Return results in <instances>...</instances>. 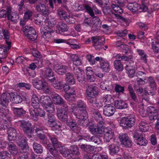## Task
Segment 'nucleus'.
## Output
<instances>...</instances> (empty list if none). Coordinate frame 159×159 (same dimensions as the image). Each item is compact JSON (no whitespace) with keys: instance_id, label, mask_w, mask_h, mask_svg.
I'll return each mask as SVG.
<instances>
[{"instance_id":"f257e3e1","label":"nucleus","mask_w":159,"mask_h":159,"mask_svg":"<svg viewBox=\"0 0 159 159\" xmlns=\"http://www.w3.org/2000/svg\"><path fill=\"white\" fill-rule=\"evenodd\" d=\"M24 34L28 39L34 41L37 37L35 30L32 27L26 26L22 29Z\"/></svg>"},{"instance_id":"f03ea898","label":"nucleus","mask_w":159,"mask_h":159,"mask_svg":"<svg viewBox=\"0 0 159 159\" xmlns=\"http://www.w3.org/2000/svg\"><path fill=\"white\" fill-rule=\"evenodd\" d=\"M135 119L134 116L129 115L127 117L122 118L120 120L121 126L126 128H131L134 125Z\"/></svg>"},{"instance_id":"7ed1b4c3","label":"nucleus","mask_w":159,"mask_h":159,"mask_svg":"<svg viewBox=\"0 0 159 159\" xmlns=\"http://www.w3.org/2000/svg\"><path fill=\"white\" fill-rule=\"evenodd\" d=\"M86 97H97L99 94L98 88L93 85H86Z\"/></svg>"},{"instance_id":"20e7f679","label":"nucleus","mask_w":159,"mask_h":159,"mask_svg":"<svg viewBox=\"0 0 159 159\" xmlns=\"http://www.w3.org/2000/svg\"><path fill=\"white\" fill-rule=\"evenodd\" d=\"M73 114L77 118L81 120H84L88 118V113L86 109H82V110L77 109L74 111H72Z\"/></svg>"},{"instance_id":"39448f33","label":"nucleus","mask_w":159,"mask_h":159,"mask_svg":"<svg viewBox=\"0 0 159 159\" xmlns=\"http://www.w3.org/2000/svg\"><path fill=\"white\" fill-rule=\"evenodd\" d=\"M36 10L45 16H48L49 13V8L44 4L39 3L35 6Z\"/></svg>"},{"instance_id":"423d86ee","label":"nucleus","mask_w":159,"mask_h":159,"mask_svg":"<svg viewBox=\"0 0 159 159\" xmlns=\"http://www.w3.org/2000/svg\"><path fill=\"white\" fill-rule=\"evenodd\" d=\"M93 44L96 50H99L103 48L104 41H102L99 37H92L91 38Z\"/></svg>"},{"instance_id":"0eeeda50","label":"nucleus","mask_w":159,"mask_h":159,"mask_svg":"<svg viewBox=\"0 0 159 159\" xmlns=\"http://www.w3.org/2000/svg\"><path fill=\"white\" fill-rule=\"evenodd\" d=\"M103 133H104V141L106 142H109L114 135V131L111 128L103 129Z\"/></svg>"},{"instance_id":"6e6552de","label":"nucleus","mask_w":159,"mask_h":159,"mask_svg":"<svg viewBox=\"0 0 159 159\" xmlns=\"http://www.w3.org/2000/svg\"><path fill=\"white\" fill-rule=\"evenodd\" d=\"M47 123L48 125H53L52 126V129L54 130L55 127L56 129H58L61 127V125H59L56 123V120L55 116L52 114H47Z\"/></svg>"},{"instance_id":"1a4fd4ad","label":"nucleus","mask_w":159,"mask_h":159,"mask_svg":"<svg viewBox=\"0 0 159 159\" xmlns=\"http://www.w3.org/2000/svg\"><path fill=\"white\" fill-rule=\"evenodd\" d=\"M74 72L78 81L80 83H82L84 81L85 78L84 71L78 67L74 68Z\"/></svg>"},{"instance_id":"9d476101","label":"nucleus","mask_w":159,"mask_h":159,"mask_svg":"<svg viewBox=\"0 0 159 159\" xmlns=\"http://www.w3.org/2000/svg\"><path fill=\"white\" fill-rule=\"evenodd\" d=\"M119 138L121 142L125 146L127 147H130L132 145L131 141L128 136L127 135L125 134H120Z\"/></svg>"},{"instance_id":"9b49d317","label":"nucleus","mask_w":159,"mask_h":159,"mask_svg":"<svg viewBox=\"0 0 159 159\" xmlns=\"http://www.w3.org/2000/svg\"><path fill=\"white\" fill-rule=\"evenodd\" d=\"M44 77L48 79L51 82H54L56 81L54 73L50 68H46L44 72Z\"/></svg>"},{"instance_id":"f8f14e48","label":"nucleus","mask_w":159,"mask_h":159,"mask_svg":"<svg viewBox=\"0 0 159 159\" xmlns=\"http://www.w3.org/2000/svg\"><path fill=\"white\" fill-rule=\"evenodd\" d=\"M115 111V107L111 104L106 105L103 107V113L106 116H112Z\"/></svg>"},{"instance_id":"ddd939ff","label":"nucleus","mask_w":159,"mask_h":159,"mask_svg":"<svg viewBox=\"0 0 159 159\" xmlns=\"http://www.w3.org/2000/svg\"><path fill=\"white\" fill-rule=\"evenodd\" d=\"M149 119L151 120H154L158 119V113L157 110L153 107H150L149 108V113H148Z\"/></svg>"},{"instance_id":"4468645a","label":"nucleus","mask_w":159,"mask_h":159,"mask_svg":"<svg viewBox=\"0 0 159 159\" xmlns=\"http://www.w3.org/2000/svg\"><path fill=\"white\" fill-rule=\"evenodd\" d=\"M92 22L93 25L92 27V29L94 31H96L101 26L100 20L98 17L95 16L93 17Z\"/></svg>"},{"instance_id":"2eb2a0df","label":"nucleus","mask_w":159,"mask_h":159,"mask_svg":"<svg viewBox=\"0 0 159 159\" xmlns=\"http://www.w3.org/2000/svg\"><path fill=\"white\" fill-rule=\"evenodd\" d=\"M69 56L73 61L74 64L75 66H80L82 64V61L80 56L76 54H69Z\"/></svg>"},{"instance_id":"dca6fc26","label":"nucleus","mask_w":159,"mask_h":159,"mask_svg":"<svg viewBox=\"0 0 159 159\" xmlns=\"http://www.w3.org/2000/svg\"><path fill=\"white\" fill-rule=\"evenodd\" d=\"M89 129L91 133L94 135L103 134V128H98L95 125H93L90 126Z\"/></svg>"},{"instance_id":"f3484780","label":"nucleus","mask_w":159,"mask_h":159,"mask_svg":"<svg viewBox=\"0 0 159 159\" xmlns=\"http://www.w3.org/2000/svg\"><path fill=\"white\" fill-rule=\"evenodd\" d=\"M59 152L64 157L68 159H70L72 157L71 155L70 149L63 146L60 147Z\"/></svg>"},{"instance_id":"a211bd4d","label":"nucleus","mask_w":159,"mask_h":159,"mask_svg":"<svg viewBox=\"0 0 159 159\" xmlns=\"http://www.w3.org/2000/svg\"><path fill=\"white\" fill-rule=\"evenodd\" d=\"M101 88L104 90L109 91L113 89L112 83L110 81H105L101 83Z\"/></svg>"},{"instance_id":"6ab92c4d","label":"nucleus","mask_w":159,"mask_h":159,"mask_svg":"<svg viewBox=\"0 0 159 159\" xmlns=\"http://www.w3.org/2000/svg\"><path fill=\"white\" fill-rule=\"evenodd\" d=\"M7 18L8 19H10L12 22H16L18 20L19 17L16 13L12 12L11 13V9L8 10V14Z\"/></svg>"},{"instance_id":"aec40b11","label":"nucleus","mask_w":159,"mask_h":159,"mask_svg":"<svg viewBox=\"0 0 159 159\" xmlns=\"http://www.w3.org/2000/svg\"><path fill=\"white\" fill-rule=\"evenodd\" d=\"M10 93H3L1 97V104L4 107H6L8 104L9 102V98L10 96Z\"/></svg>"},{"instance_id":"412c9836","label":"nucleus","mask_w":159,"mask_h":159,"mask_svg":"<svg viewBox=\"0 0 159 159\" xmlns=\"http://www.w3.org/2000/svg\"><path fill=\"white\" fill-rule=\"evenodd\" d=\"M38 108H31L30 110V116L35 121H37L38 120L39 110Z\"/></svg>"},{"instance_id":"4be33fe9","label":"nucleus","mask_w":159,"mask_h":159,"mask_svg":"<svg viewBox=\"0 0 159 159\" xmlns=\"http://www.w3.org/2000/svg\"><path fill=\"white\" fill-rule=\"evenodd\" d=\"M7 134L8 135V139L9 141H11L16 136V130L13 127H10L7 130Z\"/></svg>"},{"instance_id":"5701e85b","label":"nucleus","mask_w":159,"mask_h":159,"mask_svg":"<svg viewBox=\"0 0 159 159\" xmlns=\"http://www.w3.org/2000/svg\"><path fill=\"white\" fill-rule=\"evenodd\" d=\"M41 32L42 37L44 39H48L51 36L52 31L47 29L46 28L43 27L41 29Z\"/></svg>"},{"instance_id":"b1692460","label":"nucleus","mask_w":159,"mask_h":159,"mask_svg":"<svg viewBox=\"0 0 159 159\" xmlns=\"http://www.w3.org/2000/svg\"><path fill=\"white\" fill-rule=\"evenodd\" d=\"M55 147L53 146L50 147V146H48V148L50 153L54 157L58 159H62L61 157L60 156L58 151L55 148Z\"/></svg>"},{"instance_id":"393cba45","label":"nucleus","mask_w":159,"mask_h":159,"mask_svg":"<svg viewBox=\"0 0 159 159\" xmlns=\"http://www.w3.org/2000/svg\"><path fill=\"white\" fill-rule=\"evenodd\" d=\"M115 106L116 108L123 109L127 107V104L125 102L120 100H116L114 102Z\"/></svg>"},{"instance_id":"a878e982","label":"nucleus","mask_w":159,"mask_h":159,"mask_svg":"<svg viewBox=\"0 0 159 159\" xmlns=\"http://www.w3.org/2000/svg\"><path fill=\"white\" fill-rule=\"evenodd\" d=\"M57 116L59 119L62 121H66L68 119L67 113L62 111L61 110H57Z\"/></svg>"},{"instance_id":"bb28decb","label":"nucleus","mask_w":159,"mask_h":159,"mask_svg":"<svg viewBox=\"0 0 159 159\" xmlns=\"http://www.w3.org/2000/svg\"><path fill=\"white\" fill-rule=\"evenodd\" d=\"M57 72L59 75H62L66 72L68 67L67 66L63 65L56 66L55 67Z\"/></svg>"},{"instance_id":"cd10ccee","label":"nucleus","mask_w":159,"mask_h":159,"mask_svg":"<svg viewBox=\"0 0 159 159\" xmlns=\"http://www.w3.org/2000/svg\"><path fill=\"white\" fill-rule=\"evenodd\" d=\"M125 69L127 71V73L129 77L132 78L134 77L135 73L134 67L129 64L126 66Z\"/></svg>"},{"instance_id":"c85d7f7f","label":"nucleus","mask_w":159,"mask_h":159,"mask_svg":"<svg viewBox=\"0 0 159 159\" xmlns=\"http://www.w3.org/2000/svg\"><path fill=\"white\" fill-rule=\"evenodd\" d=\"M100 68L103 71L107 72L110 70V65L107 61H104L101 59L100 62Z\"/></svg>"},{"instance_id":"c756f323","label":"nucleus","mask_w":159,"mask_h":159,"mask_svg":"<svg viewBox=\"0 0 159 159\" xmlns=\"http://www.w3.org/2000/svg\"><path fill=\"white\" fill-rule=\"evenodd\" d=\"M110 153L112 154L117 153L119 151V148L116 144L112 143L108 146Z\"/></svg>"},{"instance_id":"7c9ffc66","label":"nucleus","mask_w":159,"mask_h":159,"mask_svg":"<svg viewBox=\"0 0 159 159\" xmlns=\"http://www.w3.org/2000/svg\"><path fill=\"white\" fill-rule=\"evenodd\" d=\"M32 105L34 108H38L39 106V100L38 97L35 94H33L31 99Z\"/></svg>"},{"instance_id":"2f4dec72","label":"nucleus","mask_w":159,"mask_h":159,"mask_svg":"<svg viewBox=\"0 0 159 159\" xmlns=\"http://www.w3.org/2000/svg\"><path fill=\"white\" fill-rule=\"evenodd\" d=\"M32 83L34 86L38 90L44 89V84L41 80H33Z\"/></svg>"},{"instance_id":"473e14b6","label":"nucleus","mask_w":159,"mask_h":159,"mask_svg":"<svg viewBox=\"0 0 159 159\" xmlns=\"http://www.w3.org/2000/svg\"><path fill=\"white\" fill-rule=\"evenodd\" d=\"M40 100L42 104L45 106H48L52 102L51 98L47 96H42L40 98Z\"/></svg>"},{"instance_id":"72a5a7b5","label":"nucleus","mask_w":159,"mask_h":159,"mask_svg":"<svg viewBox=\"0 0 159 159\" xmlns=\"http://www.w3.org/2000/svg\"><path fill=\"white\" fill-rule=\"evenodd\" d=\"M3 34L4 38L6 39V42L7 45V48L10 49L11 47V42L9 40L10 36L9 35L8 31L6 30H4L3 31Z\"/></svg>"},{"instance_id":"f704fd0d","label":"nucleus","mask_w":159,"mask_h":159,"mask_svg":"<svg viewBox=\"0 0 159 159\" xmlns=\"http://www.w3.org/2000/svg\"><path fill=\"white\" fill-rule=\"evenodd\" d=\"M48 136L53 146L60 148V143L58 142L57 138L53 135H48Z\"/></svg>"},{"instance_id":"c9c22d12","label":"nucleus","mask_w":159,"mask_h":159,"mask_svg":"<svg viewBox=\"0 0 159 159\" xmlns=\"http://www.w3.org/2000/svg\"><path fill=\"white\" fill-rule=\"evenodd\" d=\"M127 7L132 12H134L138 10L140 6L136 3H130L127 5Z\"/></svg>"},{"instance_id":"e433bc0d","label":"nucleus","mask_w":159,"mask_h":159,"mask_svg":"<svg viewBox=\"0 0 159 159\" xmlns=\"http://www.w3.org/2000/svg\"><path fill=\"white\" fill-rule=\"evenodd\" d=\"M66 80L67 83L69 84H73L75 83V80L73 75L68 72L66 74Z\"/></svg>"},{"instance_id":"4c0bfd02","label":"nucleus","mask_w":159,"mask_h":159,"mask_svg":"<svg viewBox=\"0 0 159 159\" xmlns=\"http://www.w3.org/2000/svg\"><path fill=\"white\" fill-rule=\"evenodd\" d=\"M70 150L71 155H74L78 156L80 154L79 149L76 145H72L71 146Z\"/></svg>"},{"instance_id":"58836bf2","label":"nucleus","mask_w":159,"mask_h":159,"mask_svg":"<svg viewBox=\"0 0 159 159\" xmlns=\"http://www.w3.org/2000/svg\"><path fill=\"white\" fill-rule=\"evenodd\" d=\"M115 68L118 71H122L123 70V67L120 60H116L114 62Z\"/></svg>"},{"instance_id":"ea45409f","label":"nucleus","mask_w":159,"mask_h":159,"mask_svg":"<svg viewBox=\"0 0 159 159\" xmlns=\"http://www.w3.org/2000/svg\"><path fill=\"white\" fill-rule=\"evenodd\" d=\"M33 148L34 151L37 153H41L43 152V148L42 146L37 143H33Z\"/></svg>"},{"instance_id":"a19ab883","label":"nucleus","mask_w":159,"mask_h":159,"mask_svg":"<svg viewBox=\"0 0 159 159\" xmlns=\"http://www.w3.org/2000/svg\"><path fill=\"white\" fill-rule=\"evenodd\" d=\"M57 14L62 20H64L66 22L69 21V18L66 16V13L63 10H59L57 11Z\"/></svg>"},{"instance_id":"79ce46f5","label":"nucleus","mask_w":159,"mask_h":159,"mask_svg":"<svg viewBox=\"0 0 159 159\" xmlns=\"http://www.w3.org/2000/svg\"><path fill=\"white\" fill-rule=\"evenodd\" d=\"M58 30L62 32L66 31L68 30L67 25L61 22H59L57 25Z\"/></svg>"},{"instance_id":"37998d69","label":"nucleus","mask_w":159,"mask_h":159,"mask_svg":"<svg viewBox=\"0 0 159 159\" xmlns=\"http://www.w3.org/2000/svg\"><path fill=\"white\" fill-rule=\"evenodd\" d=\"M52 98L53 101L57 104L61 105L64 103L63 99L58 94L53 95Z\"/></svg>"},{"instance_id":"c03bdc74","label":"nucleus","mask_w":159,"mask_h":159,"mask_svg":"<svg viewBox=\"0 0 159 159\" xmlns=\"http://www.w3.org/2000/svg\"><path fill=\"white\" fill-rule=\"evenodd\" d=\"M7 47L5 45V46H3L2 47H0V56L1 58H5L7 57Z\"/></svg>"},{"instance_id":"a18cd8bd","label":"nucleus","mask_w":159,"mask_h":159,"mask_svg":"<svg viewBox=\"0 0 159 159\" xmlns=\"http://www.w3.org/2000/svg\"><path fill=\"white\" fill-rule=\"evenodd\" d=\"M12 109L15 114L17 116H21L25 113V111L22 108H19L13 107Z\"/></svg>"},{"instance_id":"49530a36","label":"nucleus","mask_w":159,"mask_h":159,"mask_svg":"<svg viewBox=\"0 0 159 159\" xmlns=\"http://www.w3.org/2000/svg\"><path fill=\"white\" fill-rule=\"evenodd\" d=\"M10 97L11 98H13L12 101L16 103H20L22 102V98L19 95L11 93V94Z\"/></svg>"},{"instance_id":"de8ad7c7","label":"nucleus","mask_w":159,"mask_h":159,"mask_svg":"<svg viewBox=\"0 0 159 159\" xmlns=\"http://www.w3.org/2000/svg\"><path fill=\"white\" fill-rule=\"evenodd\" d=\"M9 151L11 153L16 154L18 152V150L16 148V145L12 143H10L8 144Z\"/></svg>"},{"instance_id":"09e8293b","label":"nucleus","mask_w":159,"mask_h":159,"mask_svg":"<svg viewBox=\"0 0 159 159\" xmlns=\"http://www.w3.org/2000/svg\"><path fill=\"white\" fill-rule=\"evenodd\" d=\"M17 143L19 146L22 149H23L25 148H27V143L26 139L24 138H22L21 139H19L18 140Z\"/></svg>"},{"instance_id":"8fccbe9b","label":"nucleus","mask_w":159,"mask_h":159,"mask_svg":"<svg viewBox=\"0 0 159 159\" xmlns=\"http://www.w3.org/2000/svg\"><path fill=\"white\" fill-rule=\"evenodd\" d=\"M139 127L141 132H146L148 129L149 126L145 122L142 121L139 124Z\"/></svg>"},{"instance_id":"3c124183","label":"nucleus","mask_w":159,"mask_h":159,"mask_svg":"<svg viewBox=\"0 0 159 159\" xmlns=\"http://www.w3.org/2000/svg\"><path fill=\"white\" fill-rule=\"evenodd\" d=\"M67 125L72 130H77L78 129V126L76 123L73 120H70L69 121L67 122Z\"/></svg>"},{"instance_id":"603ef678","label":"nucleus","mask_w":159,"mask_h":159,"mask_svg":"<svg viewBox=\"0 0 159 159\" xmlns=\"http://www.w3.org/2000/svg\"><path fill=\"white\" fill-rule=\"evenodd\" d=\"M86 107V105L83 102L81 101H80L77 102V107H73L72 111H74L75 110H76V108L80 110H82V109H85Z\"/></svg>"},{"instance_id":"864d4df0","label":"nucleus","mask_w":159,"mask_h":159,"mask_svg":"<svg viewBox=\"0 0 159 159\" xmlns=\"http://www.w3.org/2000/svg\"><path fill=\"white\" fill-rule=\"evenodd\" d=\"M111 6L112 9L116 13L121 14L123 12V9L116 4H112Z\"/></svg>"},{"instance_id":"5fc2aeb1","label":"nucleus","mask_w":159,"mask_h":159,"mask_svg":"<svg viewBox=\"0 0 159 159\" xmlns=\"http://www.w3.org/2000/svg\"><path fill=\"white\" fill-rule=\"evenodd\" d=\"M148 82L149 84V86L152 90H154L156 89V84L154 80L151 77H150L148 79Z\"/></svg>"},{"instance_id":"6e6d98bb","label":"nucleus","mask_w":159,"mask_h":159,"mask_svg":"<svg viewBox=\"0 0 159 159\" xmlns=\"http://www.w3.org/2000/svg\"><path fill=\"white\" fill-rule=\"evenodd\" d=\"M80 148L82 150L86 152L90 151L93 149L92 146L85 144L81 145Z\"/></svg>"},{"instance_id":"4d7b16f0","label":"nucleus","mask_w":159,"mask_h":159,"mask_svg":"<svg viewBox=\"0 0 159 159\" xmlns=\"http://www.w3.org/2000/svg\"><path fill=\"white\" fill-rule=\"evenodd\" d=\"M137 144L140 146H145L148 143L147 141L145 139L143 135L137 140Z\"/></svg>"},{"instance_id":"13d9d810","label":"nucleus","mask_w":159,"mask_h":159,"mask_svg":"<svg viewBox=\"0 0 159 159\" xmlns=\"http://www.w3.org/2000/svg\"><path fill=\"white\" fill-rule=\"evenodd\" d=\"M137 51L139 55L141 57V59L145 63H146L147 62L146 55L144 53V51L140 49H137Z\"/></svg>"},{"instance_id":"bf43d9fd","label":"nucleus","mask_w":159,"mask_h":159,"mask_svg":"<svg viewBox=\"0 0 159 159\" xmlns=\"http://www.w3.org/2000/svg\"><path fill=\"white\" fill-rule=\"evenodd\" d=\"M46 111L49 113H52L54 112L55 110V106L52 102L48 106L45 107Z\"/></svg>"},{"instance_id":"052dcab7","label":"nucleus","mask_w":159,"mask_h":159,"mask_svg":"<svg viewBox=\"0 0 159 159\" xmlns=\"http://www.w3.org/2000/svg\"><path fill=\"white\" fill-rule=\"evenodd\" d=\"M10 154L7 151L0 152V159H10Z\"/></svg>"},{"instance_id":"680f3d73","label":"nucleus","mask_w":159,"mask_h":159,"mask_svg":"<svg viewBox=\"0 0 159 159\" xmlns=\"http://www.w3.org/2000/svg\"><path fill=\"white\" fill-rule=\"evenodd\" d=\"M18 123L23 129L25 128L26 126H27L28 125L31 124L29 121H26L23 120L19 121L18 122Z\"/></svg>"},{"instance_id":"e2e57ef3","label":"nucleus","mask_w":159,"mask_h":159,"mask_svg":"<svg viewBox=\"0 0 159 159\" xmlns=\"http://www.w3.org/2000/svg\"><path fill=\"white\" fill-rule=\"evenodd\" d=\"M103 100L108 103H111L113 101V99L111 95H107L104 98Z\"/></svg>"},{"instance_id":"0e129e2a","label":"nucleus","mask_w":159,"mask_h":159,"mask_svg":"<svg viewBox=\"0 0 159 159\" xmlns=\"http://www.w3.org/2000/svg\"><path fill=\"white\" fill-rule=\"evenodd\" d=\"M85 9L91 16L93 17H94L93 10L89 5L87 4L85 5Z\"/></svg>"},{"instance_id":"69168bd1","label":"nucleus","mask_w":159,"mask_h":159,"mask_svg":"<svg viewBox=\"0 0 159 159\" xmlns=\"http://www.w3.org/2000/svg\"><path fill=\"white\" fill-rule=\"evenodd\" d=\"M46 26L44 27L46 29L50 30L51 28L54 26L55 23L52 21H47L46 23Z\"/></svg>"},{"instance_id":"338daca9","label":"nucleus","mask_w":159,"mask_h":159,"mask_svg":"<svg viewBox=\"0 0 159 159\" xmlns=\"http://www.w3.org/2000/svg\"><path fill=\"white\" fill-rule=\"evenodd\" d=\"M115 90L116 93H123L124 90V87L120 85L116 84Z\"/></svg>"},{"instance_id":"774afa93","label":"nucleus","mask_w":159,"mask_h":159,"mask_svg":"<svg viewBox=\"0 0 159 159\" xmlns=\"http://www.w3.org/2000/svg\"><path fill=\"white\" fill-rule=\"evenodd\" d=\"M92 159H108L104 155H102L99 154H94L92 156Z\"/></svg>"}]
</instances>
